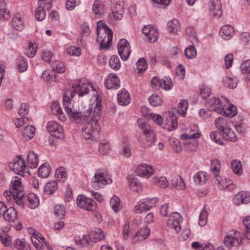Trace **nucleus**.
I'll use <instances>...</instances> for the list:
<instances>
[{"mask_svg":"<svg viewBox=\"0 0 250 250\" xmlns=\"http://www.w3.org/2000/svg\"><path fill=\"white\" fill-rule=\"evenodd\" d=\"M102 114L100 101L97 99L88 105L83 112V120L85 121L82 128L83 136L85 140L94 139L99 137L100 126L99 121Z\"/></svg>","mask_w":250,"mask_h":250,"instance_id":"f257e3e1","label":"nucleus"},{"mask_svg":"<svg viewBox=\"0 0 250 250\" xmlns=\"http://www.w3.org/2000/svg\"><path fill=\"white\" fill-rule=\"evenodd\" d=\"M97 42H101V48L107 49L113 38L112 31L102 21L97 23Z\"/></svg>","mask_w":250,"mask_h":250,"instance_id":"f03ea898","label":"nucleus"},{"mask_svg":"<svg viewBox=\"0 0 250 250\" xmlns=\"http://www.w3.org/2000/svg\"><path fill=\"white\" fill-rule=\"evenodd\" d=\"M71 91H66L63 96V105L65 111L72 119L76 120L83 117V114L78 108L73 104L72 99L73 98Z\"/></svg>","mask_w":250,"mask_h":250,"instance_id":"7ed1b4c3","label":"nucleus"},{"mask_svg":"<svg viewBox=\"0 0 250 250\" xmlns=\"http://www.w3.org/2000/svg\"><path fill=\"white\" fill-rule=\"evenodd\" d=\"M112 182L110 176L107 172H101L99 170L95 174L92 180L93 186L95 188H103L104 185L111 183Z\"/></svg>","mask_w":250,"mask_h":250,"instance_id":"20e7f679","label":"nucleus"},{"mask_svg":"<svg viewBox=\"0 0 250 250\" xmlns=\"http://www.w3.org/2000/svg\"><path fill=\"white\" fill-rule=\"evenodd\" d=\"M76 235L74 241L76 245L81 247H84L96 243L104 238V235Z\"/></svg>","mask_w":250,"mask_h":250,"instance_id":"39448f33","label":"nucleus"},{"mask_svg":"<svg viewBox=\"0 0 250 250\" xmlns=\"http://www.w3.org/2000/svg\"><path fill=\"white\" fill-rule=\"evenodd\" d=\"M228 103V100L224 97L221 98L212 97L208 101V104L210 108L218 113H223V108Z\"/></svg>","mask_w":250,"mask_h":250,"instance_id":"423d86ee","label":"nucleus"},{"mask_svg":"<svg viewBox=\"0 0 250 250\" xmlns=\"http://www.w3.org/2000/svg\"><path fill=\"white\" fill-rule=\"evenodd\" d=\"M46 127L52 136L60 139L64 138V134L62 126L54 121L48 122Z\"/></svg>","mask_w":250,"mask_h":250,"instance_id":"0eeeda50","label":"nucleus"},{"mask_svg":"<svg viewBox=\"0 0 250 250\" xmlns=\"http://www.w3.org/2000/svg\"><path fill=\"white\" fill-rule=\"evenodd\" d=\"M118 49L119 54L124 61L126 60L129 57L131 49L129 43L125 39H121L118 43Z\"/></svg>","mask_w":250,"mask_h":250,"instance_id":"6e6552de","label":"nucleus"},{"mask_svg":"<svg viewBox=\"0 0 250 250\" xmlns=\"http://www.w3.org/2000/svg\"><path fill=\"white\" fill-rule=\"evenodd\" d=\"M77 203L78 207L87 210H93L95 207V202L91 198H87L79 195L77 198Z\"/></svg>","mask_w":250,"mask_h":250,"instance_id":"1a4fd4ad","label":"nucleus"},{"mask_svg":"<svg viewBox=\"0 0 250 250\" xmlns=\"http://www.w3.org/2000/svg\"><path fill=\"white\" fill-rule=\"evenodd\" d=\"M171 218L168 220V226L171 229L174 230V232L176 233H180L181 230V226L180 223L183 220L182 216L179 213L175 212L171 214Z\"/></svg>","mask_w":250,"mask_h":250,"instance_id":"9d476101","label":"nucleus"},{"mask_svg":"<svg viewBox=\"0 0 250 250\" xmlns=\"http://www.w3.org/2000/svg\"><path fill=\"white\" fill-rule=\"evenodd\" d=\"M23 200V208H20L23 210L25 205L32 209H34L38 207L39 205V199L34 193H31L27 195H23L21 197Z\"/></svg>","mask_w":250,"mask_h":250,"instance_id":"9b49d317","label":"nucleus"},{"mask_svg":"<svg viewBox=\"0 0 250 250\" xmlns=\"http://www.w3.org/2000/svg\"><path fill=\"white\" fill-rule=\"evenodd\" d=\"M3 196L9 202H11L14 205L16 204L19 208H23V200L13 190H6L3 192Z\"/></svg>","mask_w":250,"mask_h":250,"instance_id":"f8f14e48","label":"nucleus"},{"mask_svg":"<svg viewBox=\"0 0 250 250\" xmlns=\"http://www.w3.org/2000/svg\"><path fill=\"white\" fill-rule=\"evenodd\" d=\"M209 10L210 15L215 19H219L222 15V5L220 0H210Z\"/></svg>","mask_w":250,"mask_h":250,"instance_id":"ddd939ff","label":"nucleus"},{"mask_svg":"<svg viewBox=\"0 0 250 250\" xmlns=\"http://www.w3.org/2000/svg\"><path fill=\"white\" fill-rule=\"evenodd\" d=\"M9 167L16 173L20 174L23 172H28V168L25 165L24 160L20 157L13 163L9 165Z\"/></svg>","mask_w":250,"mask_h":250,"instance_id":"4468645a","label":"nucleus"},{"mask_svg":"<svg viewBox=\"0 0 250 250\" xmlns=\"http://www.w3.org/2000/svg\"><path fill=\"white\" fill-rule=\"evenodd\" d=\"M136 173L139 176L148 178L153 174L154 169L152 166L143 163L137 167Z\"/></svg>","mask_w":250,"mask_h":250,"instance_id":"2eb2a0df","label":"nucleus"},{"mask_svg":"<svg viewBox=\"0 0 250 250\" xmlns=\"http://www.w3.org/2000/svg\"><path fill=\"white\" fill-rule=\"evenodd\" d=\"M66 91H71L73 96L78 94L79 97H82L88 93L89 85L86 83L80 82L79 83L73 85L72 88Z\"/></svg>","mask_w":250,"mask_h":250,"instance_id":"dca6fc26","label":"nucleus"},{"mask_svg":"<svg viewBox=\"0 0 250 250\" xmlns=\"http://www.w3.org/2000/svg\"><path fill=\"white\" fill-rule=\"evenodd\" d=\"M142 32L150 42L156 41L158 39V32L157 29L150 25L145 26L142 29Z\"/></svg>","mask_w":250,"mask_h":250,"instance_id":"f3484780","label":"nucleus"},{"mask_svg":"<svg viewBox=\"0 0 250 250\" xmlns=\"http://www.w3.org/2000/svg\"><path fill=\"white\" fill-rule=\"evenodd\" d=\"M104 85L108 89H117L120 85V80L117 75L111 73L105 81Z\"/></svg>","mask_w":250,"mask_h":250,"instance_id":"a211bd4d","label":"nucleus"},{"mask_svg":"<svg viewBox=\"0 0 250 250\" xmlns=\"http://www.w3.org/2000/svg\"><path fill=\"white\" fill-rule=\"evenodd\" d=\"M233 203L239 206L241 204H248L250 202V193L246 191H240L233 198Z\"/></svg>","mask_w":250,"mask_h":250,"instance_id":"6ab92c4d","label":"nucleus"},{"mask_svg":"<svg viewBox=\"0 0 250 250\" xmlns=\"http://www.w3.org/2000/svg\"><path fill=\"white\" fill-rule=\"evenodd\" d=\"M124 12L123 4L121 3H117L113 7L112 12L109 15V18L110 19L121 20L123 18Z\"/></svg>","mask_w":250,"mask_h":250,"instance_id":"aec40b11","label":"nucleus"},{"mask_svg":"<svg viewBox=\"0 0 250 250\" xmlns=\"http://www.w3.org/2000/svg\"><path fill=\"white\" fill-rule=\"evenodd\" d=\"M143 132L145 138L143 140L142 146L144 148L150 147L154 142L155 134L151 128L147 131Z\"/></svg>","mask_w":250,"mask_h":250,"instance_id":"412c9836","label":"nucleus"},{"mask_svg":"<svg viewBox=\"0 0 250 250\" xmlns=\"http://www.w3.org/2000/svg\"><path fill=\"white\" fill-rule=\"evenodd\" d=\"M241 242V238H239L235 235H226L224 239L225 245L229 249L233 247L239 246Z\"/></svg>","mask_w":250,"mask_h":250,"instance_id":"4be33fe9","label":"nucleus"},{"mask_svg":"<svg viewBox=\"0 0 250 250\" xmlns=\"http://www.w3.org/2000/svg\"><path fill=\"white\" fill-rule=\"evenodd\" d=\"M215 182H217L220 188L230 190L235 188V185L230 180H228L225 178H220L219 176L215 178Z\"/></svg>","mask_w":250,"mask_h":250,"instance_id":"5701e85b","label":"nucleus"},{"mask_svg":"<svg viewBox=\"0 0 250 250\" xmlns=\"http://www.w3.org/2000/svg\"><path fill=\"white\" fill-rule=\"evenodd\" d=\"M51 108L52 113L57 116L60 120L63 122L66 121V119L63 113L61 105L57 101L52 103Z\"/></svg>","mask_w":250,"mask_h":250,"instance_id":"b1692460","label":"nucleus"},{"mask_svg":"<svg viewBox=\"0 0 250 250\" xmlns=\"http://www.w3.org/2000/svg\"><path fill=\"white\" fill-rule=\"evenodd\" d=\"M118 102L121 105H126L129 104L131 99L129 94L125 89H122L117 95Z\"/></svg>","mask_w":250,"mask_h":250,"instance_id":"393cba45","label":"nucleus"},{"mask_svg":"<svg viewBox=\"0 0 250 250\" xmlns=\"http://www.w3.org/2000/svg\"><path fill=\"white\" fill-rule=\"evenodd\" d=\"M11 188L20 197L24 195L23 188L21 179H15L11 183Z\"/></svg>","mask_w":250,"mask_h":250,"instance_id":"a878e982","label":"nucleus"},{"mask_svg":"<svg viewBox=\"0 0 250 250\" xmlns=\"http://www.w3.org/2000/svg\"><path fill=\"white\" fill-rule=\"evenodd\" d=\"M166 120L168 126V130L170 131L175 130L177 125L176 116L172 112L169 111L167 114Z\"/></svg>","mask_w":250,"mask_h":250,"instance_id":"bb28decb","label":"nucleus"},{"mask_svg":"<svg viewBox=\"0 0 250 250\" xmlns=\"http://www.w3.org/2000/svg\"><path fill=\"white\" fill-rule=\"evenodd\" d=\"M223 108V113H219L223 115L227 116L229 118L234 117L237 114V108L236 107L232 104H229L228 102V104H226V106Z\"/></svg>","mask_w":250,"mask_h":250,"instance_id":"cd10ccee","label":"nucleus"},{"mask_svg":"<svg viewBox=\"0 0 250 250\" xmlns=\"http://www.w3.org/2000/svg\"><path fill=\"white\" fill-rule=\"evenodd\" d=\"M27 167L31 168H35L37 167L38 164V156L34 152L31 151L29 153L27 157Z\"/></svg>","mask_w":250,"mask_h":250,"instance_id":"c85d7f7f","label":"nucleus"},{"mask_svg":"<svg viewBox=\"0 0 250 250\" xmlns=\"http://www.w3.org/2000/svg\"><path fill=\"white\" fill-rule=\"evenodd\" d=\"M5 220L9 222H14L17 219V212L14 207H10L3 214Z\"/></svg>","mask_w":250,"mask_h":250,"instance_id":"c756f323","label":"nucleus"},{"mask_svg":"<svg viewBox=\"0 0 250 250\" xmlns=\"http://www.w3.org/2000/svg\"><path fill=\"white\" fill-rule=\"evenodd\" d=\"M214 125L222 133L229 127V123L223 117L217 118L214 121Z\"/></svg>","mask_w":250,"mask_h":250,"instance_id":"7c9ffc66","label":"nucleus"},{"mask_svg":"<svg viewBox=\"0 0 250 250\" xmlns=\"http://www.w3.org/2000/svg\"><path fill=\"white\" fill-rule=\"evenodd\" d=\"M208 174L205 171H199L196 173L193 177L194 181L196 184H204L208 179Z\"/></svg>","mask_w":250,"mask_h":250,"instance_id":"2f4dec72","label":"nucleus"},{"mask_svg":"<svg viewBox=\"0 0 250 250\" xmlns=\"http://www.w3.org/2000/svg\"><path fill=\"white\" fill-rule=\"evenodd\" d=\"M234 32V29L232 26L225 25L221 28L220 34L224 39L229 40L233 35Z\"/></svg>","mask_w":250,"mask_h":250,"instance_id":"473e14b6","label":"nucleus"},{"mask_svg":"<svg viewBox=\"0 0 250 250\" xmlns=\"http://www.w3.org/2000/svg\"><path fill=\"white\" fill-rule=\"evenodd\" d=\"M171 185L173 187L179 190L186 188L185 183L183 178L180 176H176L173 177L171 180Z\"/></svg>","mask_w":250,"mask_h":250,"instance_id":"72a5a7b5","label":"nucleus"},{"mask_svg":"<svg viewBox=\"0 0 250 250\" xmlns=\"http://www.w3.org/2000/svg\"><path fill=\"white\" fill-rule=\"evenodd\" d=\"M57 75L53 69L51 71L44 70L42 75V78L45 81L48 83L57 81Z\"/></svg>","mask_w":250,"mask_h":250,"instance_id":"f704fd0d","label":"nucleus"},{"mask_svg":"<svg viewBox=\"0 0 250 250\" xmlns=\"http://www.w3.org/2000/svg\"><path fill=\"white\" fill-rule=\"evenodd\" d=\"M35 128L33 125H26L23 129L22 136L26 140L33 138L35 133Z\"/></svg>","mask_w":250,"mask_h":250,"instance_id":"c9c22d12","label":"nucleus"},{"mask_svg":"<svg viewBox=\"0 0 250 250\" xmlns=\"http://www.w3.org/2000/svg\"><path fill=\"white\" fill-rule=\"evenodd\" d=\"M13 27L18 31H21L24 26L22 18L19 15H16L12 21Z\"/></svg>","mask_w":250,"mask_h":250,"instance_id":"e433bc0d","label":"nucleus"},{"mask_svg":"<svg viewBox=\"0 0 250 250\" xmlns=\"http://www.w3.org/2000/svg\"><path fill=\"white\" fill-rule=\"evenodd\" d=\"M58 188V185L56 181H50L46 184L44 186V192L48 195L54 193Z\"/></svg>","mask_w":250,"mask_h":250,"instance_id":"4c0bfd02","label":"nucleus"},{"mask_svg":"<svg viewBox=\"0 0 250 250\" xmlns=\"http://www.w3.org/2000/svg\"><path fill=\"white\" fill-rule=\"evenodd\" d=\"M50 171L49 165L48 163H44L39 168L38 175L42 178H46L49 175Z\"/></svg>","mask_w":250,"mask_h":250,"instance_id":"58836bf2","label":"nucleus"},{"mask_svg":"<svg viewBox=\"0 0 250 250\" xmlns=\"http://www.w3.org/2000/svg\"><path fill=\"white\" fill-rule=\"evenodd\" d=\"M223 137L225 139L231 142H235L237 140V137L235 133L231 130L230 125L223 132Z\"/></svg>","mask_w":250,"mask_h":250,"instance_id":"ea45409f","label":"nucleus"},{"mask_svg":"<svg viewBox=\"0 0 250 250\" xmlns=\"http://www.w3.org/2000/svg\"><path fill=\"white\" fill-rule=\"evenodd\" d=\"M194 129L193 133L189 132L183 134L181 135V139L182 140H188L189 139H197L200 136V134L198 131V127L196 125L193 126Z\"/></svg>","mask_w":250,"mask_h":250,"instance_id":"a19ab883","label":"nucleus"},{"mask_svg":"<svg viewBox=\"0 0 250 250\" xmlns=\"http://www.w3.org/2000/svg\"><path fill=\"white\" fill-rule=\"evenodd\" d=\"M220 166L221 164L218 160L213 159L211 161L210 168L215 178L219 176Z\"/></svg>","mask_w":250,"mask_h":250,"instance_id":"79ce46f5","label":"nucleus"},{"mask_svg":"<svg viewBox=\"0 0 250 250\" xmlns=\"http://www.w3.org/2000/svg\"><path fill=\"white\" fill-rule=\"evenodd\" d=\"M231 167L233 172L237 175H240L242 173L243 169L240 161L234 159L231 162Z\"/></svg>","mask_w":250,"mask_h":250,"instance_id":"37998d69","label":"nucleus"},{"mask_svg":"<svg viewBox=\"0 0 250 250\" xmlns=\"http://www.w3.org/2000/svg\"><path fill=\"white\" fill-rule=\"evenodd\" d=\"M14 244L15 248L18 250H30L31 249L29 245L23 239H16Z\"/></svg>","mask_w":250,"mask_h":250,"instance_id":"c03bdc74","label":"nucleus"},{"mask_svg":"<svg viewBox=\"0 0 250 250\" xmlns=\"http://www.w3.org/2000/svg\"><path fill=\"white\" fill-rule=\"evenodd\" d=\"M110 204L112 208L116 212H118L122 208L120 200L117 196H114L110 199Z\"/></svg>","mask_w":250,"mask_h":250,"instance_id":"a18cd8bd","label":"nucleus"},{"mask_svg":"<svg viewBox=\"0 0 250 250\" xmlns=\"http://www.w3.org/2000/svg\"><path fill=\"white\" fill-rule=\"evenodd\" d=\"M18 69L20 72H23L27 70L28 63L26 60L22 56L19 57L17 61Z\"/></svg>","mask_w":250,"mask_h":250,"instance_id":"49530a36","label":"nucleus"},{"mask_svg":"<svg viewBox=\"0 0 250 250\" xmlns=\"http://www.w3.org/2000/svg\"><path fill=\"white\" fill-rule=\"evenodd\" d=\"M179 26V21L177 19H173L168 22L167 28L170 32L176 33L178 31Z\"/></svg>","mask_w":250,"mask_h":250,"instance_id":"de8ad7c7","label":"nucleus"},{"mask_svg":"<svg viewBox=\"0 0 250 250\" xmlns=\"http://www.w3.org/2000/svg\"><path fill=\"white\" fill-rule=\"evenodd\" d=\"M104 5L102 1L97 0L93 3L92 11L95 15L101 14L104 12Z\"/></svg>","mask_w":250,"mask_h":250,"instance_id":"09e8293b","label":"nucleus"},{"mask_svg":"<svg viewBox=\"0 0 250 250\" xmlns=\"http://www.w3.org/2000/svg\"><path fill=\"white\" fill-rule=\"evenodd\" d=\"M188 107V102L186 100H182L179 104L177 111L180 115L184 117L186 114Z\"/></svg>","mask_w":250,"mask_h":250,"instance_id":"8fccbe9b","label":"nucleus"},{"mask_svg":"<svg viewBox=\"0 0 250 250\" xmlns=\"http://www.w3.org/2000/svg\"><path fill=\"white\" fill-rule=\"evenodd\" d=\"M153 182L161 188H166L168 186V182L166 177L161 176L154 178Z\"/></svg>","mask_w":250,"mask_h":250,"instance_id":"3c124183","label":"nucleus"},{"mask_svg":"<svg viewBox=\"0 0 250 250\" xmlns=\"http://www.w3.org/2000/svg\"><path fill=\"white\" fill-rule=\"evenodd\" d=\"M127 179L130 189L133 191L138 192L141 188L140 183L136 179L131 178L130 176Z\"/></svg>","mask_w":250,"mask_h":250,"instance_id":"603ef678","label":"nucleus"},{"mask_svg":"<svg viewBox=\"0 0 250 250\" xmlns=\"http://www.w3.org/2000/svg\"><path fill=\"white\" fill-rule=\"evenodd\" d=\"M223 82L225 86L229 88H234L237 84V80L235 78H231L226 77L224 79Z\"/></svg>","mask_w":250,"mask_h":250,"instance_id":"864d4df0","label":"nucleus"},{"mask_svg":"<svg viewBox=\"0 0 250 250\" xmlns=\"http://www.w3.org/2000/svg\"><path fill=\"white\" fill-rule=\"evenodd\" d=\"M65 214V210L63 206L56 205L54 207V214L58 219L62 218Z\"/></svg>","mask_w":250,"mask_h":250,"instance_id":"5fc2aeb1","label":"nucleus"},{"mask_svg":"<svg viewBox=\"0 0 250 250\" xmlns=\"http://www.w3.org/2000/svg\"><path fill=\"white\" fill-rule=\"evenodd\" d=\"M37 51V45L36 43L31 42L29 44L27 48L25 50V54L30 58H33Z\"/></svg>","mask_w":250,"mask_h":250,"instance_id":"6e6d98bb","label":"nucleus"},{"mask_svg":"<svg viewBox=\"0 0 250 250\" xmlns=\"http://www.w3.org/2000/svg\"><path fill=\"white\" fill-rule=\"evenodd\" d=\"M52 69L55 72L62 73L65 71V68L63 62L56 61L52 64Z\"/></svg>","mask_w":250,"mask_h":250,"instance_id":"4d7b16f0","label":"nucleus"},{"mask_svg":"<svg viewBox=\"0 0 250 250\" xmlns=\"http://www.w3.org/2000/svg\"><path fill=\"white\" fill-rule=\"evenodd\" d=\"M185 54L186 56L188 59L194 58L197 55L196 48L193 45H189L187 47L185 50Z\"/></svg>","mask_w":250,"mask_h":250,"instance_id":"13d9d810","label":"nucleus"},{"mask_svg":"<svg viewBox=\"0 0 250 250\" xmlns=\"http://www.w3.org/2000/svg\"><path fill=\"white\" fill-rule=\"evenodd\" d=\"M109 64L112 69L115 70H117L121 67L119 59L117 56L115 55H113L110 58Z\"/></svg>","mask_w":250,"mask_h":250,"instance_id":"bf43d9fd","label":"nucleus"},{"mask_svg":"<svg viewBox=\"0 0 250 250\" xmlns=\"http://www.w3.org/2000/svg\"><path fill=\"white\" fill-rule=\"evenodd\" d=\"M149 206L147 205L144 201L141 203H139L135 207V212L136 213H141L149 210Z\"/></svg>","mask_w":250,"mask_h":250,"instance_id":"052dcab7","label":"nucleus"},{"mask_svg":"<svg viewBox=\"0 0 250 250\" xmlns=\"http://www.w3.org/2000/svg\"><path fill=\"white\" fill-rule=\"evenodd\" d=\"M150 104L153 106L161 105L162 104L161 98L157 94H153L149 98Z\"/></svg>","mask_w":250,"mask_h":250,"instance_id":"680f3d73","label":"nucleus"},{"mask_svg":"<svg viewBox=\"0 0 250 250\" xmlns=\"http://www.w3.org/2000/svg\"><path fill=\"white\" fill-rule=\"evenodd\" d=\"M110 149V145L105 141H102L99 145V151L102 154L107 153Z\"/></svg>","mask_w":250,"mask_h":250,"instance_id":"e2e57ef3","label":"nucleus"},{"mask_svg":"<svg viewBox=\"0 0 250 250\" xmlns=\"http://www.w3.org/2000/svg\"><path fill=\"white\" fill-rule=\"evenodd\" d=\"M55 176L59 180L64 181L67 176L64 168L62 167L57 168L56 170Z\"/></svg>","mask_w":250,"mask_h":250,"instance_id":"0e129e2a","label":"nucleus"},{"mask_svg":"<svg viewBox=\"0 0 250 250\" xmlns=\"http://www.w3.org/2000/svg\"><path fill=\"white\" fill-rule=\"evenodd\" d=\"M66 52L71 56H79L81 54V49L80 47L71 46L66 49Z\"/></svg>","mask_w":250,"mask_h":250,"instance_id":"69168bd1","label":"nucleus"},{"mask_svg":"<svg viewBox=\"0 0 250 250\" xmlns=\"http://www.w3.org/2000/svg\"><path fill=\"white\" fill-rule=\"evenodd\" d=\"M52 0H39L38 5L40 8L49 10L52 7Z\"/></svg>","mask_w":250,"mask_h":250,"instance_id":"338daca9","label":"nucleus"},{"mask_svg":"<svg viewBox=\"0 0 250 250\" xmlns=\"http://www.w3.org/2000/svg\"><path fill=\"white\" fill-rule=\"evenodd\" d=\"M210 139L217 144L223 145V142L221 140V135L217 131H213L210 134Z\"/></svg>","mask_w":250,"mask_h":250,"instance_id":"774afa93","label":"nucleus"}]
</instances>
